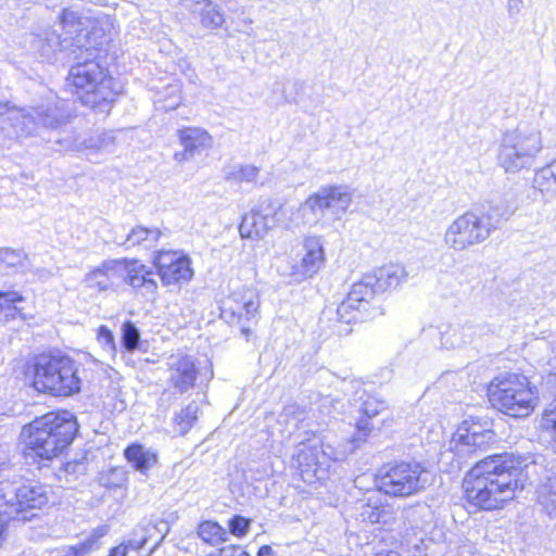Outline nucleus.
<instances>
[{
    "mask_svg": "<svg viewBox=\"0 0 556 556\" xmlns=\"http://www.w3.org/2000/svg\"><path fill=\"white\" fill-rule=\"evenodd\" d=\"M204 8L200 12V22L203 27L215 29L224 23V16L217 7L210 0H204Z\"/></svg>",
    "mask_w": 556,
    "mask_h": 556,
    "instance_id": "obj_32",
    "label": "nucleus"
},
{
    "mask_svg": "<svg viewBox=\"0 0 556 556\" xmlns=\"http://www.w3.org/2000/svg\"><path fill=\"white\" fill-rule=\"evenodd\" d=\"M253 519L239 514L232 515L227 521V532L237 539L248 535L252 527Z\"/></svg>",
    "mask_w": 556,
    "mask_h": 556,
    "instance_id": "obj_34",
    "label": "nucleus"
},
{
    "mask_svg": "<svg viewBox=\"0 0 556 556\" xmlns=\"http://www.w3.org/2000/svg\"><path fill=\"white\" fill-rule=\"evenodd\" d=\"M258 292L251 287L233 290L219 302V316L229 325H241L258 315Z\"/></svg>",
    "mask_w": 556,
    "mask_h": 556,
    "instance_id": "obj_9",
    "label": "nucleus"
},
{
    "mask_svg": "<svg viewBox=\"0 0 556 556\" xmlns=\"http://www.w3.org/2000/svg\"><path fill=\"white\" fill-rule=\"evenodd\" d=\"M59 23L63 28H72L81 24V17L70 9H63L60 16Z\"/></svg>",
    "mask_w": 556,
    "mask_h": 556,
    "instance_id": "obj_38",
    "label": "nucleus"
},
{
    "mask_svg": "<svg viewBox=\"0 0 556 556\" xmlns=\"http://www.w3.org/2000/svg\"><path fill=\"white\" fill-rule=\"evenodd\" d=\"M350 201L351 195L349 192L343 191L340 187L329 186L311 194L306 199V205L312 212H324L340 205L346 206Z\"/></svg>",
    "mask_w": 556,
    "mask_h": 556,
    "instance_id": "obj_19",
    "label": "nucleus"
},
{
    "mask_svg": "<svg viewBox=\"0 0 556 556\" xmlns=\"http://www.w3.org/2000/svg\"><path fill=\"white\" fill-rule=\"evenodd\" d=\"M9 522L4 515L0 511V548L3 546L8 536Z\"/></svg>",
    "mask_w": 556,
    "mask_h": 556,
    "instance_id": "obj_41",
    "label": "nucleus"
},
{
    "mask_svg": "<svg viewBox=\"0 0 556 556\" xmlns=\"http://www.w3.org/2000/svg\"><path fill=\"white\" fill-rule=\"evenodd\" d=\"M197 538L206 546H217L228 541L227 530L216 520L204 519L195 527Z\"/></svg>",
    "mask_w": 556,
    "mask_h": 556,
    "instance_id": "obj_24",
    "label": "nucleus"
},
{
    "mask_svg": "<svg viewBox=\"0 0 556 556\" xmlns=\"http://www.w3.org/2000/svg\"><path fill=\"white\" fill-rule=\"evenodd\" d=\"M496 442L493 429L484 427L479 420H464L452 437L453 448L462 454H476L491 448Z\"/></svg>",
    "mask_w": 556,
    "mask_h": 556,
    "instance_id": "obj_10",
    "label": "nucleus"
},
{
    "mask_svg": "<svg viewBox=\"0 0 556 556\" xmlns=\"http://www.w3.org/2000/svg\"><path fill=\"white\" fill-rule=\"evenodd\" d=\"M76 415L66 408L48 410L25 424L20 432L22 455L37 469L67 455L79 434Z\"/></svg>",
    "mask_w": 556,
    "mask_h": 556,
    "instance_id": "obj_2",
    "label": "nucleus"
},
{
    "mask_svg": "<svg viewBox=\"0 0 556 556\" xmlns=\"http://www.w3.org/2000/svg\"><path fill=\"white\" fill-rule=\"evenodd\" d=\"M541 150L540 139L535 135L517 136L511 147H505L501 153V166L507 173H515L530 166V161Z\"/></svg>",
    "mask_w": 556,
    "mask_h": 556,
    "instance_id": "obj_11",
    "label": "nucleus"
},
{
    "mask_svg": "<svg viewBox=\"0 0 556 556\" xmlns=\"http://www.w3.org/2000/svg\"><path fill=\"white\" fill-rule=\"evenodd\" d=\"M198 410L197 406L188 404L175 414L173 417V428L178 435L185 437L195 426Z\"/></svg>",
    "mask_w": 556,
    "mask_h": 556,
    "instance_id": "obj_28",
    "label": "nucleus"
},
{
    "mask_svg": "<svg viewBox=\"0 0 556 556\" xmlns=\"http://www.w3.org/2000/svg\"><path fill=\"white\" fill-rule=\"evenodd\" d=\"M99 547V536L91 535L68 548V556H86Z\"/></svg>",
    "mask_w": 556,
    "mask_h": 556,
    "instance_id": "obj_36",
    "label": "nucleus"
},
{
    "mask_svg": "<svg viewBox=\"0 0 556 556\" xmlns=\"http://www.w3.org/2000/svg\"><path fill=\"white\" fill-rule=\"evenodd\" d=\"M167 372L168 386L180 394L193 389L201 376L198 361L188 354L173 356L167 364Z\"/></svg>",
    "mask_w": 556,
    "mask_h": 556,
    "instance_id": "obj_12",
    "label": "nucleus"
},
{
    "mask_svg": "<svg viewBox=\"0 0 556 556\" xmlns=\"http://www.w3.org/2000/svg\"><path fill=\"white\" fill-rule=\"evenodd\" d=\"M85 281L89 289L98 292L113 289L121 282L118 258L106 260L99 266L90 269L85 277Z\"/></svg>",
    "mask_w": 556,
    "mask_h": 556,
    "instance_id": "obj_17",
    "label": "nucleus"
},
{
    "mask_svg": "<svg viewBox=\"0 0 556 556\" xmlns=\"http://www.w3.org/2000/svg\"><path fill=\"white\" fill-rule=\"evenodd\" d=\"M147 543L146 536L124 540L110 548L106 556H149L151 549L147 547Z\"/></svg>",
    "mask_w": 556,
    "mask_h": 556,
    "instance_id": "obj_26",
    "label": "nucleus"
},
{
    "mask_svg": "<svg viewBox=\"0 0 556 556\" xmlns=\"http://www.w3.org/2000/svg\"><path fill=\"white\" fill-rule=\"evenodd\" d=\"M65 90L94 113L109 114L123 93V86L99 58L74 63L65 77Z\"/></svg>",
    "mask_w": 556,
    "mask_h": 556,
    "instance_id": "obj_3",
    "label": "nucleus"
},
{
    "mask_svg": "<svg viewBox=\"0 0 556 556\" xmlns=\"http://www.w3.org/2000/svg\"><path fill=\"white\" fill-rule=\"evenodd\" d=\"M540 431L556 443V401L549 403L541 413Z\"/></svg>",
    "mask_w": 556,
    "mask_h": 556,
    "instance_id": "obj_31",
    "label": "nucleus"
},
{
    "mask_svg": "<svg viewBox=\"0 0 556 556\" xmlns=\"http://www.w3.org/2000/svg\"><path fill=\"white\" fill-rule=\"evenodd\" d=\"M425 472V467L415 460L388 462L375 473L374 485L390 498H407L424 490Z\"/></svg>",
    "mask_w": 556,
    "mask_h": 556,
    "instance_id": "obj_6",
    "label": "nucleus"
},
{
    "mask_svg": "<svg viewBox=\"0 0 556 556\" xmlns=\"http://www.w3.org/2000/svg\"><path fill=\"white\" fill-rule=\"evenodd\" d=\"M162 236L159 228H147L142 226L134 227L126 237V244L135 248L142 244H155Z\"/></svg>",
    "mask_w": 556,
    "mask_h": 556,
    "instance_id": "obj_29",
    "label": "nucleus"
},
{
    "mask_svg": "<svg viewBox=\"0 0 556 556\" xmlns=\"http://www.w3.org/2000/svg\"><path fill=\"white\" fill-rule=\"evenodd\" d=\"M377 296L374 287L367 282L365 277L354 282L345 295V298L366 316H369L376 308Z\"/></svg>",
    "mask_w": 556,
    "mask_h": 556,
    "instance_id": "obj_23",
    "label": "nucleus"
},
{
    "mask_svg": "<svg viewBox=\"0 0 556 556\" xmlns=\"http://www.w3.org/2000/svg\"><path fill=\"white\" fill-rule=\"evenodd\" d=\"M257 556H277L270 545H262L257 551Z\"/></svg>",
    "mask_w": 556,
    "mask_h": 556,
    "instance_id": "obj_43",
    "label": "nucleus"
},
{
    "mask_svg": "<svg viewBox=\"0 0 556 556\" xmlns=\"http://www.w3.org/2000/svg\"><path fill=\"white\" fill-rule=\"evenodd\" d=\"M48 503L47 493L41 486L22 485L15 497L16 511L23 514V518L34 517L35 510H39Z\"/></svg>",
    "mask_w": 556,
    "mask_h": 556,
    "instance_id": "obj_20",
    "label": "nucleus"
},
{
    "mask_svg": "<svg viewBox=\"0 0 556 556\" xmlns=\"http://www.w3.org/2000/svg\"><path fill=\"white\" fill-rule=\"evenodd\" d=\"M119 280L134 290L149 287L152 291L157 288L156 281L151 277V269L138 258H118Z\"/></svg>",
    "mask_w": 556,
    "mask_h": 556,
    "instance_id": "obj_16",
    "label": "nucleus"
},
{
    "mask_svg": "<svg viewBox=\"0 0 556 556\" xmlns=\"http://www.w3.org/2000/svg\"><path fill=\"white\" fill-rule=\"evenodd\" d=\"M24 301V295L18 291H0V312L8 309L11 318L23 317L16 304Z\"/></svg>",
    "mask_w": 556,
    "mask_h": 556,
    "instance_id": "obj_33",
    "label": "nucleus"
},
{
    "mask_svg": "<svg viewBox=\"0 0 556 556\" xmlns=\"http://www.w3.org/2000/svg\"><path fill=\"white\" fill-rule=\"evenodd\" d=\"M490 407L509 418L525 419L539 407L540 393L531 378L522 371H504L484 386Z\"/></svg>",
    "mask_w": 556,
    "mask_h": 556,
    "instance_id": "obj_5",
    "label": "nucleus"
},
{
    "mask_svg": "<svg viewBox=\"0 0 556 556\" xmlns=\"http://www.w3.org/2000/svg\"><path fill=\"white\" fill-rule=\"evenodd\" d=\"M98 338L104 340L110 345H114V334L106 326L98 328Z\"/></svg>",
    "mask_w": 556,
    "mask_h": 556,
    "instance_id": "obj_40",
    "label": "nucleus"
},
{
    "mask_svg": "<svg viewBox=\"0 0 556 556\" xmlns=\"http://www.w3.org/2000/svg\"><path fill=\"white\" fill-rule=\"evenodd\" d=\"M302 244L304 254L301 261L292 266L290 273L295 281H303L314 277L326 262L325 249L319 237H305Z\"/></svg>",
    "mask_w": 556,
    "mask_h": 556,
    "instance_id": "obj_13",
    "label": "nucleus"
},
{
    "mask_svg": "<svg viewBox=\"0 0 556 556\" xmlns=\"http://www.w3.org/2000/svg\"><path fill=\"white\" fill-rule=\"evenodd\" d=\"M525 457L501 452L476 462L462 481L464 507L476 513L500 511L516 501L528 481Z\"/></svg>",
    "mask_w": 556,
    "mask_h": 556,
    "instance_id": "obj_1",
    "label": "nucleus"
},
{
    "mask_svg": "<svg viewBox=\"0 0 556 556\" xmlns=\"http://www.w3.org/2000/svg\"><path fill=\"white\" fill-rule=\"evenodd\" d=\"M23 377L38 394L70 397L81 388L76 362L58 349L31 355L23 366Z\"/></svg>",
    "mask_w": 556,
    "mask_h": 556,
    "instance_id": "obj_4",
    "label": "nucleus"
},
{
    "mask_svg": "<svg viewBox=\"0 0 556 556\" xmlns=\"http://www.w3.org/2000/svg\"><path fill=\"white\" fill-rule=\"evenodd\" d=\"M382 410L381 402L374 397H368L362 403L361 417L356 424V430L361 435H368L372 429L369 420L378 416Z\"/></svg>",
    "mask_w": 556,
    "mask_h": 556,
    "instance_id": "obj_27",
    "label": "nucleus"
},
{
    "mask_svg": "<svg viewBox=\"0 0 556 556\" xmlns=\"http://www.w3.org/2000/svg\"><path fill=\"white\" fill-rule=\"evenodd\" d=\"M205 556H251L244 548L238 544H228L216 548Z\"/></svg>",
    "mask_w": 556,
    "mask_h": 556,
    "instance_id": "obj_37",
    "label": "nucleus"
},
{
    "mask_svg": "<svg viewBox=\"0 0 556 556\" xmlns=\"http://www.w3.org/2000/svg\"><path fill=\"white\" fill-rule=\"evenodd\" d=\"M533 187L543 195L556 197V157L535 172Z\"/></svg>",
    "mask_w": 556,
    "mask_h": 556,
    "instance_id": "obj_25",
    "label": "nucleus"
},
{
    "mask_svg": "<svg viewBox=\"0 0 556 556\" xmlns=\"http://www.w3.org/2000/svg\"><path fill=\"white\" fill-rule=\"evenodd\" d=\"M122 343L127 351H134L139 346L140 333L131 320H126L121 329Z\"/></svg>",
    "mask_w": 556,
    "mask_h": 556,
    "instance_id": "obj_35",
    "label": "nucleus"
},
{
    "mask_svg": "<svg viewBox=\"0 0 556 556\" xmlns=\"http://www.w3.org/2000/svg\"><path fill=\"white\" fill-rule=\"evenodd\" d=\"M240 180L247 179L249 180L250 177L254 178L256 176V168L254 167H244L239 170Z\"/></svg>",
    "mask_w": 556,
    "mask_h": 556,
    "instance_id": "obj_42",
    "label": "nucleus"
},
{
    "mask_svg": "<svg viewBox=\"0 0 556 556\" xmlns=\"http://www.w3.org/2000/svg\"><path fill=\"white\" fill-rule=\"evenodd\" d=\"M337 317L339 323L352 325L363 321L368 316L362 313L359 308L355 307L346 298H344L338 305Z\"/></svg>",
    "mask_w": 556,
    "mask_h": 556,
    "instance_id": "obj_30",
    "label": "nucleus"
},
{
    "mask_svg": "<svg viewBox=\"0 0 556 556\" xmlns=\"http://www.w3.org/2000/svg\"><path fill=\"white\" fill-rule=\"evenodd\" d=\"M296 459L301 465L305 463V465H318V457L316 453V447H308L307 450H301L298 455Z\"/></svg>",
    "mask_w": 556,
    "mask_h": 556,
    "instance_id": "obj_39",
    "label": "nucleus"
},
{
    "mask_svg": "<svg viewBox=\"0 0 556 556\" xmlns=\"http://www.w3.org/2000/svg\"><path fill=\"white\" fill-rule=\"evenodd\" d=\"M151 263L164 287H181L193 277L191 258L180 250H157Z\"/></svg>",
    "mask_w": 556,
    "mask_h": 556,
    "instance_id": "obj_8",
    "label": "nucleus"
},
{
    "mask_svg": "<svg viewBox=\"0 0 556 556\" xmlns=\"http://www.w3.org/2000/svg\"><path fill=\"white\" fill-rule=\"evenodd\" d=\"M123 456L134 470L142 475H147L159 463L157 452L139 442L129 443L124 448Z\"/></svg>",
    "mask_w": 556,
    "mask_h": 556,
    "instance_id": "obj_21",
    "label": "nucleus"
},
{
    "mask_svg": "<svg viewBox=\"0 0 556 556\" xmlns=\"http://www.w3.org/2000/svg\"><path fill=\"white\" fill-rule=\"evenodd\" d=\"M273 227L269 215L254 208L242 215L239 224V235L242 239L260 240Z\"/></svg>",
    "mask_w": 556,
    "mask_h": 556,
    "instance_id": "obj_22",
    "label": "nucleus"
},
{
    "mask_svg": "<svg viewBox=\"0 0 556 556\" xmlns=\"http://www.w3.org/2000/svg\"><path fill=\"white\" fill-rule=\"evenodd\" d=\"M359 517L364 525L376 527L379 531H388L395 520L392 504L374 496L366 498Z\"/></svg>",
    "mask_w": 556,
    "mask_h": 556,
    "instance_id": "obj_15",
    "label": "nucleus"
},
{
    "mask_svg": "<svg viewBox=\"0 0 556 556\" xmlns=\"http://www.w3.org/2000/svg\"><path fill=\"white\" fill-rule=\"evenodd\" d=\"M494 228L496 225L490 215L468 211L450 225L444 239L448 247L459 251L484 240Z\"/></svg>",
    "mask_w": 556,
    "mask_h": 556,
    "instance_id": "obj_7",
    "label": "nucleus"
},
{
    "mask_svg": "<svg viewBox=\"0 0 556 556\" xmlns=\"http://www.w3.org/2000/svg\"><path fill=\"white\" fill-rule=\"evenodd\" d=\"M408 277L403 265L390 264L379 268L375 274L365 276L377 295L395 290L402 286Z\"/></svg>",
    "mask_w": 556,
    "mask_h": 556,
    "instance_id": "obj_18",
    "label": "nucleus"
},
{
    "mask_svg": "<svg viewBox=\"0 0 556 556\" xmlns=\"http://www.w3.org/2000/svg\"><path fill=\"white\" fill-rule=\"evenodd\" d=\"M181 151L174 153V160L184 163L195 153L208 150L213 146V138L208 131L202 127L185 126L177 131Z\"/></svg>",
    "mask_w": 556,
    "mask_h": 556,
    "instance_id": "obj_14",
    "label": "nucleus"
}]
</instances>
